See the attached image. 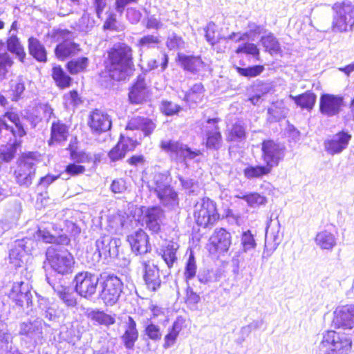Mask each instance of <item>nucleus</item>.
Here are the masks:
<instances>
[{
  "label": "nucleus",
  "instance_id": "59",
  "mask_svg": "<svg viewBox=\"0 0 354 354\" xmlns=\"http://www.w3.org/2000/svg\"><path fill=\"white\" fill-rule=\"evenodd\" d=\"M236 69L238 73L242 76L247 77H254L263 72L264 67L261 65H256L248 68H241L237 66L236 67Z\"/></svg>",
  "mask_w": 354,
  "mask_h": 354
},
{
  "label": "nucleus",
  "instance_id": "46",
  "mask_svg": "<svg viewBox=\"0 0 354 354\" xmlns=\"http://www.w3.org/2000/svg\"><path fill=\"white\" fill-rule=\"evenodd\" d=\"M182 330V322L180 319H177L173 324L171 328L165 337L164 348L171 347L176 342L179 332Z\"/></svg>",
  "mask_w": 354,
  "mask_h": 354
},
{
  "label": "nucleus",
  "instance_id": "45",
  "mask_svg": "<svg viewBox=\"0 0 354 354\" xmlns=\"http://www.w3.org/2000/svg\"><path fill=\"white\" fill-rule=\"evenodd\" d=\"M52 77L57 85L62 88L68 87L72 80L59 66L53 68Z\"/></svg>",
  "mask_w": 354,
  "mask_h": 354
},
{
  "label": "nucleus",
  "instance_id": "14",
  "mask_svg": "<svg viewBox=\"0 0 354 354\" xmlns=\"http://www.w3.org/2000/svg\"><path fill=\"white\" fill-rule=\"evenodd\" d=\"M344 105V99L342 95L324 93L319 98V111L327 117H333L338 115Z\"/></svg>",
  "mask_w": 354,
  "mask_h": 354
},
{
  "label": "nucleus",
  "instance_id": "39",
  "mask_svg": "<svg viewBox=\"0 0 354 354\" xmlns=\"http://www.w3.org/2000/svg\"><path fill=\"white\" fill-rule=\"evenodd\" d=\"M315 243L322 250H331L336 245V238L331 232L324 230L317 233Z\"/></svg>",
  "mask_w": 354,
  "mask_h": 354
},
{
  "label": "nucleus",
  "instance_id": "24",
  "mask_svg": "<svg viewBox=\"0 0 354 354\" xmlns=\"http://www.w3.org/2000/svg\"><path fill=\"white\" fill-rule=\"evenodd\" d=\"M3 129L10 131L13 136L21 138L26 134V131L19 123V118L17 113L7 112L0 118V131Z\"/></svg>",
  "mask_w": 354,
  "mask_h": 354
},
{
  "label": "nucleus",
  "instance_id": "31",
  "mask_svg": "<svg viewBox=\"0 0 354 354\" xmlns=\"http://www.w3.org/2000/svg\"><path fill=\"white\" fill-rule=\"evenodd\" d=\"M217 119H209L207 123L214 124V126L211 130H208L206 133V146L210 149H218L222 145V136L219 131V128L215 124Z\"/></svg>",
  "mask_w": 354,
  "mask_h": 354
},
{
  "label": "nucleus",
  "instance_id": "52",
  "mask_svg": "<svg viewBox=\"0 0 354 354\" xmlns=\"http://www.w3.org/2000/svg\"><path fill=\"white\" fill-rule=\"evenodd\" d=\"M243 199L248 205L253 208L259 207L261 205H265L268 203V198L259 193L254 192L240 196Z\"/></svg>",
  "mask_w": 354,
  "mask_h": 354
},
{
  "label": "nucleus",
  "instance_id": "44",
  "mask_svg": "<svg viewBox=\"0 0 354 354\" xmlns=\"http://www.w3.org/2000/svg\"><path fill=\"white\" fill-rule=\"evenodd\" d=\"M37 236L41 239L44 242L53 243V245H63L69 243V239L66 236H55L45 230H38Z\"/></svg>",
  "mask_w": 354,
  "mask_h": 354
},
{
  "label": "nucleus",
  "instance_id": "47",
  "mask_svg": "<svg viewBox=\"0 0 354 354\" xmlns=\"http://www.w3.org/2000/svg\"><path fill=\"white\" fill-rule=\"evenodd\" d=\"M11 339L5 324L0 323V354H6L11 351Z\"/></svg>",
  "mask_w": 354,
  "mask_h": 354
},
{
  "label": "nucleus",
  "instance_id": "21",
  "mask_svg": "<svg viewBox=\"0 0 354 354\" xmlns=\"http://www.w3.org/2000/svg\"><path fill=\"white\" fill-rule=\"evenodd\" d=\"M351 139V135L348 133L339 132L324 141L325 150L330 155L340 153L347 148Z\"/></svg>",
  "mask_w": 354,
  "mask_h": 354
},
{
  "label": "nucleus",
  "instance_id": "61",
  "mask_svg": "<svg viewBox=\"0 0 354 354\" xmlns=\"http://www.w3.org/2000/svg\"><path fill=\"white\" fill-rule=\"evenodd\" d=\"M180 185L189 194L196 195L199 191V185L198 182L192 178H185L180 176H178Z\"/></svg>",
  "mask_w": 354,
  "mask_h": 354
},
{
  "label": "nucleus",
  "instance_id": "60",
  "mask_svg": "<svg viewBox=\"0 0 354 354\" xmlns=\"http://www.w3.org/2000/svg\"><path fill=\"white\" fill-rule=\"evenodd\" d=\"M264 28L262 26L257 25L255 23L250 22L248 24V31L240 35L236 41H243L252 37H255L263 33Z\"/></svg>",
  "mask_w": 354,
  "mask_h": 354
},
{
  "label": "nucleus",
  "instance_id": "58",
  "mask_svg": "<svg viewBox=\"0 0 354 354\" xmlns=\"http://www.w3.org/2000/svg\"><path fill=\"white\" fill-rule=\"evenodd\" d=\"M201 300L200 296L188 285L186 290L185 304L192 310L198 309V304Z\"/></svg>",
  "mask_w": 354,
  "mask_h": 354
},
{
  "label": "nucleus",
  "instance_id": "48",
  "mask_svg": "<svg viewBox=\"0 0 354 354\" xmlns=\"http://www.w3.org/2000/svg\"><path fill=\"white\" fill-rule=\"evenodd\" d=\"M95 25V21L91 15L88 12H84L81 18L76 22L75 28L80 32H88L93 28Z\"/></svg>",
  "mask_w": 354,
  "mask_h": 354
},
{
  "label": "nucleus",
  "instance_id": "57",
  "mask_svg": "<svg viewBox=\"0 0 354 354\" xmlns=\"http://www.w3.org/2000/svg\"><path fill=\"white\" fill-rule=\"evenodd\" d=\"M205 38L211 45H214L221 39L220 34L216 31V26L213 22H209L205 28Z\"/></svg>",
  "mask_w": 354,
  "mask_h": 354
},
{
  "label": "nucleus",
  "instance_id": "27",
  "mask_svg": "<svg viewBox=\"0 0 354 354\" xmlns=\"http://www.w3.org/2000/svg\"><path fill=\"white\" fill-rule=\"evenodd\" d=\"M138 144L136 140L121 136L118 143L109 151V157L112 161H118L124 158L127 151H133Z\"/></svg>",
  "mask_w": 354,
  "mask_h": 354
},
{
  "label": "nucleus",
  "instance_id": "63",
  "mask_svg": "<svg viewBox=\"0 0 354 354\" xmlns=\"http://www.w3.org/2000/svg\"><path fill=\"white\" fill-rule=\"evenodd\" d=\"M167 46L170 50L182 49L185 48V42L181 37L175 33L169 35L167 40Z\"/></svg>",
  "mask_w": 354,
  "mask_h": 354
},
{
  "label": "nucleus",
  "instance_id": "2",
  "mask_svg": "<svg viewBox=\"0 0 354 354\" xmlns=\"http://www.w3.org/2000/svg\"><path fill=\"white\" fill-rule=\"evenodd\" d=\"M46 259L51 268L58 274L65 275L73 272L74 258L63 245L57 244L48 247L46 252Z\"/></svg>",
  "mask_w": 354,
  "mask_h": 354
},
{
  "label": "nucleus",
  "instance_id": "5",
  "mask_svg": "<svg viewBox=\"0 0 354 354\" xmlns=\"http://www.w3.org/2000/svg\"><path fill=\"white\" fill-rule=\"evenodd\" d=\"M72 35L70 31L65 29L53 31V39L55 41H60L55 49V53L59 59L64 60L69 57L75 56L82 51L80 45L71 39Z\"/></svg>",
  "mask_w": 354,
  "mask_h": 354
},
{
  "label": "nucleus",
  "instance_id": "35",
  "mask_svg": "<svg viewBox=\"0 0 354 354\" xmlns=\"http://www.w3.org/2000/svg\"><path fill=\"white\" fill-rule=\"evenodd\" d=\"M28 51L37 61L46 62L47 61V53L44 46L36 38L28 39Z\"/></svg>",
  "mask_w": 354,
  "mask_h": 354
},
{
  "label": "nucleus",
  "instance_id": "25",
  "mask_svg": "<svg viewBox=\"0 0 354 354\" xmlns=\"http://www.w3.org/2000/svg\"><path fill=\"white\" fill-rule=\"evenodd\" d=\"M127 240L132 251L136 254H145L151 250L149 236L142 230H139L135 233L128 236Z\"/></svg>",
  "mask_w": 354,
  "mask_h": 354
},
{
  "label": "nucleus",
  "instance_id": "3",
  "mask_svg": "<svg viewBox=\"0 0 354 354\" xmlns=\"http://www.w3.org/2000/svg\"><path fill=\"white\" fill-rule=\"evenodd\" d=\"M149 187L156 193L160 203L173 208L178 205V194L170 185V179L167 174H155Z\"/></svg>",
  "mask_w": 354,
  "mask_h": 354
},
{
  "label": "nucleus",
  "instance_id": "6",
  "mask_svg": "<svg viewBox=\"0 0 354 354\" xmlns=\"http://www.w3.org/2000/svg\"><path fill=\"white\" fill-rule=\"evenodd\" d=\"M194 216L197 225L203 227L212 226L219 219L216 203L208 198H203L196 203Z\"/></svg>",
  "mask_w": 354,
  "mask_h": 354
},
{
  "label": "nucleus",
  "instance_id": "26",
  "mask_svg": "<svg viewBox=\"0 0 354 354\" xmlns=\"http://www.w3.org/2000/svg\"><path fill=\"white\" fill-rule=\"evenodd\" d=\"M279 230L280 223L277 216L274 218V214H272L266 230L265 248L266 249L274 250L277 248L280 243Z\"/></svg>",
  "mask_w": 354,
  "mask_h": 354
},
{
  "label": "nucleus",
  "instance_id": "17",
  "mask_svg": "<svg viewBox=\"0 0 354 354\" xmlns=\"http://www.w3.org/2000/svg\"><path fill=\"white\" fill-rule=\"evenodd\" d=\"M44 321L37 317L33 320L28 319L19 324V334L26 336L35 343L41 341L44 337L43 325Z\"/></svg>",
  "mask_w": 354,
  "mask_h": 354
},
{
  "label": "nucleus",
  "instance_id": "9",
  "mask_svg": "<svg viewBox=\"0 0 354 354\" xmlns=\"http://www.w3.org/2000/svg\"><path fill=\"white\" fill-rule=\"evenodd\" d=\"M102 281L100 282L101 290L100 297L106 306L115 305L122 292L123 283L116 275L111 274L104 277L100 275Z\"/></svg>",
  "mask_w": 354,
  "mask_h": 354
},
{
  "label": "nucleus",
  "instance_id": "37",
  "mask_svg": "<svg viewBox=\"0 0 354 354\" xmlns=\"http://www.w3.org/2000/svg\"><path fill=\"white\" fill-rule=\"evenodd\" d=\"M178 248L177 243L170 241L160 250L162 258L169 268H172L177 261L176 252Z\"/></svg>",
  "mask_w": 354,
  "mask_h": 354
},
{
  "label": "nucleus",
  "instance_id": "51",
  "mask_svg": "<svg viewBox=\"0 0 354 354\" xmlns=\"http://www.w3.org/2000/svg\"><path fill=\"white\" fill-rule=\"evenodd\" d=\"M161 40L158 35H147L138 40V46L140 51H143L158 46Z\"/></svg>",
  "mask_w": 354,
  "mask_h": 354
},
{
  "label": "nucleus",
  "instance_id": "7",
  "mask_svg": "<svg viewBox=\"0 0 354 354\" xmlns=\"http://www.w3.org/2000/svg\"><path fill=\"white\" fill-rule=\"evenodd\" d=\"M161 148L169 153L171 158L189 167V161L201 154L200 150H192L187 145L175 140L162 141Z\"/></svg>",
  "mask_w": 354,
  "mask_h": 354
},
{
  "label": "nucleus",
  "instance_id": "29",
  "mask_svg": "<svg viewBox=\"0 0 354 354\" xmlns=\"http://www.w3.org/2000/svg\"><path fill=\"white\" fill-rule=\"evenodd\" d=\"M156 124L152 120L143 118L135 117L132 118L128 122L126 129L127 130H140L145 135L148 136L156 129Z\"/></svg>",
  "mask_w": 354,
  "mask_h": 354
},
{
  "label": "nucleus",
  "instance_id": "38",
  "mask_svg": "<svg viewBox=\"0 0 354 354\" xmlns=\"http://www.w3.org/2000/svg\"><path fill=\"white\" fill-rule=\"evenodd\" d=\"M86 315L91 320L106 326L113 325L115 322L113 316L99 310L87 309Z\"/></svg>",
  "mask_w": 354,
  "mask_h": 354
},
{
  "label": "nucleus",
  "instance_id": "11",
  "mask_svg": "<svg viewBox=\"0 0 354 354\" xmlns=\"http://www.w3.org/2000/svg\"><path fill=\"white\" fill-rule=\"evenodd\" d=\"M36 163L31 153L21 157L18 160L15 177L17 183L22 187H28L35 176Z\"/></svg>",
  "mask_w": 354,
  "mask_h": 354
},
{
  "label": "nucleus",
  "instance_id": "36",
  "mask_svg": "<svg viewBox=\"0 0 354 354\" xmlns=\"http://www.w3.org/2000/svg\"><path fill=\"white\" fill-rule=\"evenodd\" d=\"M180 62L185 70L196 73L203 70L205 64L200 57L180 56Z\"/></svg>",
  "mask_w": 354,
  "mask_h": 354
},
{
  "label": "nucleus",
  "instance_id": "40",
  "mask_svg": "<svg viewBox=\"0 0 354 354\" xmlns=\"http://www.w3.org/2000/svg\"><path fill=\"white\" fill-rule=\"evenodd\" d=\"M290 97L300 107L311 110L315 104L317 96L315 93L307 91L297 96L290 95Z\"/></svg>",
  "mask_w": 354,
  "mask_h": 354
},
{
  "label": "nucleus",
  "instance_id": "8",
  "mask_svg": "<svg viewBox=\"0 0 354 354\" xmlns=\"http://www.w3.org/2000/svg\"><path fill=\"white\" fill-rule=\"evenodd\" d=\"M95 252L93 260L98 262L101 258L119 259L121 251L122 241L120 239L109 234L101 235L95 241Z\"/></svg>",
  "mask_w": 354,
  "mask_h": 354
},
{
  "label": "nucleus",
  "instance_id": "43",
  "mask_svg": "<svg viewBox=\"0 0 354 354\" xmlns=\"http://www.w3.org/2000/svg\"><path fill=\"white\" fill-rule=\"evenodd\" d=\"M21 140L15 139L13 142H8L0 147V158L5 162H10L15 156L17 149L20 146Z\"/></svg>",
  "mask_w": 354,
  "mask_h": 354
},
{
  "label": "nucleus",
  "instance_id": "33",
  "mask_svg": "<svg viewBox=\"0 0 354 354\" xmlns=\"http://www.w3.org/2000/svg\"><path fill=\"white\" fill-rule=\"evenodd\" d=\"M138 338V331L136 328V323L131 317H128L127 328L122 336L124 346L128 349H131L134 346L135 342Z\"/></svg>",
  "mask_w": 354,
  "mask_h": 354
},
{
  "label": "nucleus",
  "instance_id": "55",
  "mask_svg": "<svg viewBox=\"0 0 354 354\" xmlns=\"http://www.w3.org/2000/svg\"><path fill=\"white\" fill-rule=\"evenodd\" d=\"M196 269L197 266L195 258L193 253L191 252L186 262L184 272V276L187 284H189V281L196 276Z\"/></svg>",
  "mask_w": 354,
  "mask_h": 354
},
{
  "label": "nucleus",
  "instance_id": "10",
  "mask_svg": "<svg viewBox=\"0 0 354 354\" xmlns=\"http://www.w3.org/2000/svg\"><path fill=\"white\" fill-rule=\"evenodd\" d=\"M351 343L349 337L334 330H328L323 335L319 349L323 351L330 349L333 354H348L351 348Z\"/></svg>",
  "mask_w": 354,
  "mask_h": 354
},
{
  "label": "nucleus",
  "instance_id": "4",
  "mask_svg": "<svg viewBox=\"0 0 354 354\" xmlns=\"http://www.w3.org/2000/svg\"><path fill=\"white\" fill-rule=\"evenodd\" d=\"M333 31H352L354 26V5L350 1L337 2L333 5Z\"/></svg>",
  "mask_w": 354,
  "mask_h": 354
},
{
  "label": "nucleus",
  "instance_id": "53",
  "mask_svg": "<svg viewBox=\"0 0 354 354\" xmlns=\"http://www.w3.org/2000/svg\"><path fill=\"white\" fill-rule=\"evenodd\" d=\"M261 42L266 50L270 53H277L280 49L279 44L277 38L272 33L263 36Z\"/></svg>",
  "mask_w": 354,
  "mask_h": 354
},
{
  "label": "nucleus",
  "instance_id": "42",
  "mask_svg": "<svg viewBox=\"0 0 354 354\" xmlns=\"http://www.w3.org/2000/svg\"><path fill=\"white\" fill-rule=\"evenodd\" d=\"M245 128L241 122L234 124L227 135L228 142H241L245 139Z\"/></svg>",
  "mask_w": 354,
  "mask_h": 354
},
{
  "label": "nucleus",
  "instance_id": "50",
  "mask_svg": "<svg viewBox=\"0 0 354 354\" xmlns=\"http://www.w3.org/2000/svg\"><path fill=\"white\" fill-rule=\"evenodd\" d=\"M268 113L270 115L269 120L271 122H276L286 117L287 109L282 102H276L271 105L268 110Z\"/></svg>",
  "mask_w": 354,
  "mask_h": 354
},
{
  "label": "nucleus",
  "instance_id": "18",
  "mask_svg": "<svg viewBox=\"0 0 354 354\" xmlns=\"http://www.w3.org/2000/svg\"><path fill=\"white\" fill-rule=\"evenodd\" d=\"M88 125L94 134H100L111 127L110 116L105 112L95 109L89 115Z\"/></svg>",
  "mask_w": 354,
  "mask_h": 354
},
{
  "label": "nucleus",
  "instance_id": "34",
  "mask_svg": "<svg viewBox=\"0 0 354 354\" xmlns=\"http://www.w3.org/2000/svg\"><path fill=\"white\" fill-rule=\"evenodd\" d=\"M6 49L15 55L21 62L24 63L26 54L23 46L16 35L12 34L6 40Z\"/></svg>",
  "mask_w": 354,
  "mask_h": 354
},
{
  "label": "nucleus",
  "instance_id": "20",
  "mask_svg": "<svg viewBox=\"0 0 354 354\" xmlns=\"http://www.w3.org/2000/svg\"><path fill=\"white\" fill-rule=\"evenodd\" d=\"M142 266L144 268V281L149 290H157L161 285L160 271L156 265L150 260L142 259Z\"/></svg>",
  "mask_w": 354,
  "mask_h": 354
},
{
  "label": "nucleus",
  "instance_id": "56",
  "mask_svg": "<svg viewBox=\"0 0 354 354\" xmlns=\"http://www.w3.org/2000/svg\"><path fill=\"white\" fill-rule=\"evenodd\" d=\"M204 88L201 83L195 84L185 95L184 100L187 102L196 103L203 93Z\"/></svg>",
  "mask_w": 354,
  "mask_h": 354
},
{
  "label": "nucleus",
  "instance_id": "15",
  "mask_svg": "<svg viewBox=\"0 0 354 354\" xmlns=\"http://www.w3.org/2000/svg\"><path fill=\"white\" fill-rule=\"evenodd\" d=\"M33 243L34 241L27 237L16 240L10 249V263L15 267H21L23 259L30 251Z\"/></svg>",
  "mask_w": 354,
  "mask_h": 354
},
{
  "label": "nucleus",
  "instance_id": "16",
  "mask_svg": "<svg viewBox=\"0 0 354 354\" xmlns=\"http://www.w3.org/2000/svg\"><path fill=\"white\" fill-rule=\"evenodd\" d=\"M333 315V325L335 328L346 330L354 327V305L337 307Z\"/></svg>",
  "mask_w": 354,
  "mask_h": 354
},
{
  "label": "nucleus",
  "instance_id": "23",
  "mask_svg": "<svg viewBox=\"0 0 354 354\" xmlns=\"http://www.w3.org/2000/svg\"><path fill=\"white\" fill-rule=\"evenodd\" d=\"M147 227L153 233H158L164 218L163 210L158 206L147 207L142 211Z\"/></svg>",
  "mask_w": 354,
  "mask_h": 354
},
{
  "label": "nucleus",
  "instance_id": "54",
  "mask_svg": "<svg viewBox=\"0 0 354 354\" xmlns=\"http://www.w3.org/2000/svg\"><path fill=\"white\" fill-rule=\"evenodd\" d=\"M241 244L243 252H248L256 248L257 243L254 238V235L250 230L243 232L241 238Z\"/></svg>",
  "mask_w": 354,
  "mask_h": 354
},
{
  "label": "nucleus",
  "instance_id": "64",
  "mask_svg": "<svg viewBox=\"0 0 354 354\" xmlns=\"http://www.w3.org/2000/svg\"><path fill=\"white\" fill-rule=\"evenodd\" d=\"M181 110L180 106L170 101L164 100L162 102L161 111L167 115H173Z\"/></svg>",
  "mask_w": 354,
  "mask_h": 354
},
{
  "label": "nucleus",
  "instance_id": "30",
  "mask_svg": "<svg viewBox=\"0 0 354 354\" xmlns=\"http://www.w3.org/2000/svg\"><path fill=\"white\" fill-rule=\"evenodd\" d=\"M68 136V127L59 120L53 121L50 128V139L48 144L61 143L66 141Z\"/></svg>",
  "mask_w": 354,
  "mask_h": 354
},
{
  "label": "nucleus",
  "instance_id": "12",
  "mask_svg": "<svg viewBox=\"0 0 354 354\" xmlns=\"http://www.w3.org/2000/svg\"><path fill=\"white\" fill-rule=\"evenodd\" d=\"M77 293L86 299H91L96 292L99 277L89 272H81L74 279Z\"/></svg>",
  "mask_w": 354,
  "mask_h": 354
},
{
  "label": "nucleus",
  "instance_id": "1",
  "mask_svg": "<svg viewBox=\"0 0 354 354\" xmlns=\"http://www.w3.org/2000/svg\"><path fill=\"white\" fill-rule=\"evenodd\" d=\"M132 49L125 44H118L108 51L106 68L114 80L123 81L133 71Z\"/></svg>",
  "mask_w": 354,
  "mask_h": 354
},
{
  "label": "nucleus",
  "instance_id": "22",
  "mask_svg": "<svg viewBox=\"0 0 354 354\" xmlns=\"http://www.w3.org/2000/svg\"><path fill=\"white\" fill-rule=\"evenodd\" d=\"M231 245V234L223 228L216 229L209 239L212 253L227 252Z\"/></svg>",
  "mask_w": 354,
  "mask_h": 354
},
{
  "label": "nucleus",
  "instance_id": "32",
  "mask_svg": "<svg viewBox=\"0 0 354 354\" xmlns=\"http://www.w3.org/2000/svg\"><path fill=\"white\" fill-rule=\"evenodd\" d=\"M46 280L47 282L53 287L57 295L67 306L72 307L76 305V299L73 293L71 292V289L69 288L53 283L47 275Z\"/></svg>",
  "mask_w": 354,
  "mask_h": 354
},
{
  "label": "nucleus",
  "instance_id": "62",
  "mask_svg": "<svg viewBox=\"0 0 354 354\" xmlns=\"http://www.w3.org/2000/svg\"><path fill=\"white\" fill-rule=\"evenodd\" d=\"M13 60L8 53L0 54V78H5L8 68L13 65Z\"/></svg>",
  "mask_w": 354,
  "mask_h": 354
},
{
  "label": "nucleus",
  "instance_id": "28",
  "mask_svg": "<svg viewBox=\"0 0 354 354\" xmlns=\"http://www.w3.org/2000/svg\"><path fill=\"white\" fill-rule=\"evenodd\" d=\"M148 94L149 91L145 78L142 75H139L129 91V100L131 104H142L147 100Z\"/></svg>",
  "mask_w": 354,
  "mask_h": 354
},
{
  "label": "nucleus",
  "instance_id": "19",
  "mask_svg": "<svg viewBox=\"0 0 354 354\" xmlns=\"http://www.w3.org/2000/svg\"><path fill=\"white\" fill-rule=\"evenodd\" d=\"M8 296L19 306H23L25 303L27 306L32 304V295L28 282L20 281L15 283Z\"/></svg>",
  "mask_w": 354,
  "mask_h": 354
},
{
  "label": "nucleus",
  "instance_id": "49",
  "mask_svg": "<svg viewBox=\"0 0 354 354\" xmlns=\"http://www.w3.org/2000/svg\"><path fill=\"white\" fill-rule=\"evenodd\" d=\"M88 59L86 57H82L78 59L71 60L67 64V69L72 75L83 72L88 66Z\"/></svg>",
  "mask_w": 354,
  "mask_h": 354
},
{
  "label": "nucleus",
  "instance_id": "41",
  "mask_svg": "<svg viewBox=\"0 0 354 354\" xmlns=\"http://www.w3.org/2000/svg\"><path fill=\"white\" fill-rule=\"evenodd\" d=\"M272 169L266 164L265 165H250L243 169V174L248 179L260 178L269 174Z\"/></svg>",
  "mask_w": 354,
  "mask_h": 354
},
{
  "label": "nucleus",
  "instance_id": "13",
  "mask_svg": "<svg viewBox=\"0 0 354 354\" xmlns=\"http://www.w3.org/2000/svg\"><path fill=\"white\" fill-rule=\"evenodd\" d=\"M262 159L272 169L277 167L285 156V147L273 140H265L262 142Z\"/></svg>",
  "mask_w": 354,
  "mask_h": 354
}]
</instances>
